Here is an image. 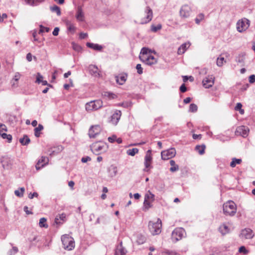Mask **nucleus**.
<instances>
[{
  "label": "nucleus",
  "mask_w": 255,
  "mask_h": 255,
  "mask_svg": "<svg viewBox=\"0 0 255 255\" xmlns=\"http://www.w3.org/2000/svg\"><path fill=\"white\" fill-rule=\"evenodd\" d=\"M76 18L79 21H84L85 20L84 13L81 6H78L77 8Z\"/></svg>",
  "instance_id": "4be33fe9"
},
{
  "label": "nucleus",
  "mask_w": 255,
  "mask_h": 255,
  "mask_svg": "<svg viewBox=\"0 0 255 255\" xmlns=\"http://www.w3.org/2000/svg\"><path fill=\"white\" fill-rule=\"evenodd\" d=\"M180 91L182 93H184L187 91V88L186 86H185L184 84H183L180 87Z\"/></svg>",
  "instance_id": "e2e57ef3"
},
{
  "label": "nucleus",
  "mask_w": 255,
  "mask_h": 255,
  "mask_svg": "<svg viewBox=\"0 0 255 255\" xmlns=\"http://www.w3.org/2000/svg\"><path fill=\"white\" fill-rule=\"evenodd\" d=\"M103 106V102L101 100H94L87 103L85 105L87 111H96Z\"/></svg>",
  "instance_id": "39448f33"
},
{
  "label": "nucleus",
  "mask_w": 255,
  "mask_h": 255,
  "mask_svg": "<svg viewBox=\"0 0 255 255\" xmlns=\"http://www.w3.org/2000/svg\"><path fill=\"white\" fill-rule=\"evenodd\" d=\"M43 129V126L41 124H39L37 127H36L34 129V135L36 137H38L40 135V131Z\"/></svg>",
  "instance_id": "7c9ffc66"
},
{
  "label": "nucleus",
  "mask_w": 255,
  "mask_h": 255,
  "mask_svg": "<svg viewBox=\"0 0 255 255\" xmlns=\"http://www.w3.org/2000/svg\"><path fill=\"white\" fill-rule=\"evenodd\" d=\"M128 75L126 73H122L118 75L115 76V79L117 83L120 85H123L126 82Z\"/></svg>",
  "instance_id": "2eb2a0df"
},
{
  "label": "nucleus",
  "mask_w": 255,
  "mask_h": 255,
  "mask_svg": "<svg viewBox=\"0 0 255 255\" xmlns=\"http://www.w3.org/2000/svg\"><path fill=\"white\" fill-rule=\"evenodd\" d=\"M223 212L226 216H233L237 212V208H223Z\"/></svg>",
  "instance_id": "bb28decb"
},
{
  "label": "nucleus",
  "mask_w": 255,
  "mask_h": 255,
  "mask_svg": "<svg viewBox=\"0 0 255 255\" xmlns=\"http://www.w3.org/2000/svg\"><path fill=\"white\" fill-rule=\"evenodd\" d=\"M19 142L22 145H27L30 143V139L27 135L24 134L19 139Z\"/></svg>",
  "instance_id": "c756f323"
},
{
  "label": "nucleus",
  "mask_w": 255,
  "mask_h": 255,
  "mask_svg": "<svg viewBox=\"0 0 255 255\" xmlns=\"http://www.w3.org/2000/svg\"><path fill=\"white\" fill-rule=\"evenodd\" d=\"M50 9L52 12H55L57 13V15L59 16L61 15V10L59 6L57 5L51 6L50 7Z\"/></svg>",
  "instance_id": "79ce46f5"
},
{
  "label": "nucleus",
  "mask_w": 255,
  "mask_h": 255,
  "mask_svg": "<svg viewBox=\"0 0 255 255\" xmlns=\"http://www.w3.org/2000/svg\"><path fill=\"white\" fill-rule=\"evenodd\" d=\"M90 147L94 153L98 155L103 152H106L108 148V146L105 143L97 142L93 143Z\"/></svg>",
  "instance_id": "7ed1b4c3"
},
{
  "label": "nucleus",
  "mask_w": 255,
  "mask_h": 255,
  "mask_svg": "<svg viewBox=\"0 0 255 255\" xmlns=\"http://www.w3.org/2000/svg\"><path fill=\"white\" fill-rule=\"evenodd\" d=\"M195 149L200 154L202 155L205 152V145L204 144L196 145Z\"/></svg>",
  "instance_id": "f704fd0d"
},
{
  "label": "nucleus",
  "mask_w": 255,
  "mask_h": 255,
  "mask_svg": "<svg viewBox=\"0 0 255 255\" xmlns=\"http://www.w3.org/2000/svg\"><path fill=\"white\" fill-rule=\"evenodd\" d=\"M104 96L108 97L109 99H114L117 97V95L113 93L106 92L104 94Z\"/></svg>",
  "instance_id": "a19ab883"
},
{
  "label": "nucleus",
  "mask_w": 255,
  "mask_h": 255,
  "mask_svg": "<svg viewBox=\"0 0 255 255\" xmlns=\"http://www.w3.org/2000/svg\"><path fill=\"white\" fill-rule=\"evenodd\" d=\"M91 160V157H90L89 156H86L82 158L81 161L83 163H86L88 161H90Z\"/></svg>",
  "instance_id": "052dcab7"
},
{
  "label": "nucleus",
  "mask_w": 255,
  "mask_h": 255,
  "mask_svg": "<svg viewBox=\"0 0 255 255\" xmlns=\"http://www.w3.org/2000/svg\"><path fill=\"white\" fill-rule=\"evenodd\" d=\"M245 53H241L236 57V61L239 63H243L245 60Z\"/></svg>",
  "instance_id": "2f4dec72"
},
{
  "label": "nucleus",
  "mask_w": 255,
  "mask_h": 255,
  "mask_svg": "<svg viewBox=\"0 0 255 255\" xmlns=\"http://www.w3.org/2000/svg\"><path fill=\"white\" fill-rule=\"evenodd\" d=\"M239 252L244 255H247L249 253V251L247 250L245 246H241L239 249Z\"/></svg>",
  "instance_id": "603ef678"
},
{
  "label": "nucleus",
  "mask_w": 255,
  "mask_h": 255,
  "mask_svg": "<svg viewBox=\"0 0 255 255\" xmlns=\"http://www.w3.org/2000/svg\"><path fill=\"white\" fill-rule=\"evenodd\" d=\"M204 18V14L203 13H201L199 14L195 19L196 23L199 24Z\"/></svg>",
  "instance_id": "a18cd8bd"
},
{
  "label": "nucleus",
  "mask_w": 255,
  "mask_h": 255,
  "mask_svg": "<svg viewBox=\"0 0 255 255\" xmlns=\"http://www.w3.org/2000/svg\"><path fill=\"white\" fill-rule=\"evenodd\" d=\"M136 68L137 69V72L139 74H141L143 73V69L141 67V65L140 64H138L136 66Z\"/></svg>",
  "instance_id": "13d9d810"
},
{
  "label": "nucleus",
  "mask_w": 255,
  "mask_h": 255,
  "mask_svg": "<svg viewBox=\"0 0 255 255\" xmlns=\"http://www.w3.org/2000/svg\"><path fill=\"white\" fill-rule=\"evenodd\" d=\"M138 152V149L137 148H133L127 150V153L130 156H134L136 153Z\"/></svg>",
  "instance_id": "ea45409f"
},
{
  "label": "nucleus",
  "mask_w": 255,
  "mask_h": 255,
  "mask_svg": "<svg viewBox=\"0 0 255 255\" xmlns=\"http://www.w3.org/2000/svg\"><path fill=\"white\" fill-rule=\"evenodd\" d=\"M145 17L142 20L141 24H145L150 21L152 18L153 13L152 9L149 7L146 6L145 9Z\"/></svg>",
  "instance_id": "f8f14e48"
},
{
  "label": "nucleus",
  "mask_w": 255,
  "mask_h": 255,
  "mask_svg": "<svg viewBox=\"0 0 255 255\" xmlns=\"http://www.w3.org/2000/svg\"><path fill=\"white\" fill-rule=\"evenodd\" d=\"M249 82L250 83H254L255 82V75H252L249 77Z\"/></svg>",
  "instance_id": "0e129e2a"
},
{
  "label": "nucleus",
  "mask_w": 255,
  "mask_h": 255,
  "mask_svg": "<svg viewBox=\"0 0 255 255\" xmlns=\"http://www.w3.org/2000/svg\"><path fill=\"white\" fill-rule=\"evenodd\" d=\"M249 128L245 126H241L237 127L236 130L237 135H240L244 137H247L249 132Z\"/></svg>",
  "instance_id": "9b49d317"
},
{
  "label": "nucleus",
  "mask_w": 255,
  "mask_h": 255,
  "mask_svg": "<svg viewBox=\"0 0 255 255\" xmlns=\"http://www.w3.org/2000/svg\"><path fill=\"white\" fill-rule=\"evenodd\" d=\"M122 115L120 111H116L111 117L110 123L114 125H117Z\"/></svg>",
  "instance_id": "f3484780"
},
{
  "label": "nucleus",
  "mask_w": 255,
  "mask_h": 255,
  "mask_svg": "<svg viewBox=\"0 0 255 255\" xmlns=\"http://www.w3.org/2000/svg\"><path fill=\"white\" fill-rule=\"evenodd\" d=\"M242 160L241 159H237L235 157L232 158V160L230 163V166L235 167L236 164H240L241 163Z\"/></svg>",
  "instance_id": "e433bc0d"
},
{
  "label": "nucleus",
  "mask_w": 255,
  "mask_h": 255,
  "mask_svg": "<svg viewBox=\"0 0 255 255\" xmlns=\"http://www.w3.org/2000/svg\"><path fill=\"white\" fill-rule=\"evenodd\" d=\"M224 62H225V60L224 57H221V58H217V65L218 66L221 67L223 65Z\"/></svg>",
  "instance_id": "8fccbe9b"
},
{
  "label": "nucleus",
  "mask_w": 255,
  "mask_h": 255,
  "mask_svg": "<svg viewBox=\"0 0 255 255\" xmlns=\"http://www.w3.org/2000/svg\"><path fill=\"white\" fill-rule=\"evenodd\" d=\"M66 216L65 214H61L59 216H56L55 219V223L58 225L62 224L66 220Z\"/></svg>",
  "instance_id": "393cba45"
},
{
  "label": "nucleus",
  "mask_w": 255,
  "mask_h": 255,
  "mask_svg": "<svg viewBox=\"0 0 255 255\" xmlns=\"http://www.w3.org/2000/svg\"><path fill=\"white\" fill-rule=\"evenodd\" d=\"M185 235V231L182 228H177L172 233L171 239L176 242L182 239Z\"/></svg>",
  "instance_id": "20e7f679"
},
{
  "label": "nucleus",
  "mask_w": 255,
  "mask_h": 255,
  "mask_svg": "<svg viewBox=\"0 0 255 255\" xmlns=\"http://www.w3.org/2000/svg\"><path fill=\"white\" fill-rule=\"evenodd\" d=\"M63 149L62 145H57L50 148L47 152V153L50 156H54L60 153Z\"/></svg>",
  "instance_id": "a211bd4d"
},
{
  "label": "nucleus",
  "mask_w": 255,
  "mask_h": 255,
  "mask_svg": "<svg viewBox=\"0 0 255 255\" xmlns=\"http://www.w3.org/2000/svg\"><path fill=\"white\" fill-rule=\"evenodd\" d=\"M25 189L24 187H20L18 189L15 190V195L18 197H22L23 196Z\"/></svg>",
  "instance_id": "c9c22d12"
},
{
  "label": "nucleus",
  "mask_w": 255,
  "mask_h": 255,
  "mask_svg": "<svg viewBox=\"0 0 255 255\" xmlns=\"http://www.w3.org/2000/svg\"><path fill=\"white\" fill-rule=\"evenodd\" d=\"M140 59L142 60L145 63L148 65H152L157 63L156 59L151 55L143 57V58H140Z\"/></svg>",
  "instance_id": "412c9836"
},
{
  "label": "nucleus",
  "mask_w": 255,
  "mask_h": 255,
  "mask_svg": "<svg viewBox=\"0 0 255 255\" xmlns=\"http://www.w3.org/2000/svg\"><path fill=\"white\" fill-rule=\"evenodd\" d=\"M20 74L18 73V72H17L15 74V75H14V77L13 78V80L17 82L18 81V80L20 79Z\"/></svg>",
  "instance_id": "69168bd1"
},
{
  "label": "nucleus",
  "mask_w": 255,
  "mask_h": 255,
  "mask_svg": "<svg viewBox=\"0 0 255 255\" xmlns=\"http://www.w3.org/2000/svg\"><path fill=\"white\" fill-rule=\"evenodd\" d=\"M180 16L182 18H187L189 17L191 13V8L187 4L182 5L180 9Z\"/></svg>",
  "instance_id": "9d476101"
},
{
  "label": "nucleus",
  "mask_w": 255,
  "mask_h": 255,
  "mask_svg": "<svg viewBox=\"0 0 255 255\" xmlns=\"http://www.w3.org/2000/svg\"><path fill=\"white\" fill-rule=\"evenodd\" d=\"M100 131L101 127L99 126H92L89 130V136L90 138H95L99 134Z\"/></svg>",
  "instance_id": "ddd939ff"
},
{
  "label": "nucleus",
  "mask_w": 255,
  "mask_h": 255,
  "mask_svg": "<svg viewBox=\"0 0 255 255\" xmlns=\"http://www.w3.org/2000/svg\"><path fill=\"white\" fill-rule=\"evenodd\" d=\"M59 31V28L57 27H55L54 29V30L52 32V34L54 36H57L58 34V32Z\"/></svg>",
  "instance_id": "338daca9"
},
{
  "label": "nucleus",
  "mask_w": 255,
  "mask_h": 255,
  "mask_svg": "<svg viewBox=\"0 0 255 255\" xmlns=\"http://www.w3.org/2000/svg\"><path fill=\"white\" fill-rule=\"evenodd\" d=\"M26 3L31 6H35L43 0H25Z\"/></svg>",
  "instance_id": "58836bf2"
},
{
  "label": "nucleus",
  "mask_w": 255,
  "mask_h": 255,
  "mask_svg": "<svg viewBox=\"0 0 255 255\" xmlns=\"http://www.w3.org/2000/svg\"><path fill=\"white\" fill-rule=\"evenodd\" d=\"M146 240L145 237L142 235H137L136 236V242L138 245H141L143 244Z\"/></svg>",
  "instance_id": "72a5a7b5"
},
{
  "label": "nucleus",
  "mask_w": 255,
  "mask_h": 255,
  "mask_svg": "<svg viewBox=\"0 0 255 255\" xmlns=\"http://www.w3.org/2000/svg\"><path fill=\"white\" fill-rule=\"evenodd\" d=\"M198 109L197 106L195 104H191L189 106V112L192 113H195L197 112Z\"/></svg>",
  "instance_id": "49530a36"
},
{
  "label": "nucleus",
  "mask_w": 255,
  "mask_h": 255,
  "mask_svg": "<svg viewBox=\"0 0 255 255\" xmlns=\"http://www.w3.org/2000/svg\"><path fill=\"white\" fill-rule=\"evenodd\" d=\"M42 80H43V76L39 73H37V76H36V83L39 84L41 82V81Z\"/></svg>",
  "instance_id": "5fc2aeb1"
},
{
  "label": "nucleus",
  "mask_w": 255,
  "mask_h": 255,
  "mask_svg": "<svg viewBox=\"0 0 255 255\" xmlns=\"http://www.w3.org/2000/svg\"><path fill=\"white\" fill-rule=\"evenodd\" d=\"M190 44L189 42L182 44L178 49V54H182L189 47Z\"/></svg>",
  "instance_id": "a878e982"
},
{
  "label": "nucleus",
  "mask_w": 255,
  "mask_h": 255,
  "mask_svg": "<svg viewBox=\"0 0 255 255\" xmlns=\"http://www.w3.org/2000/svg\"><path fill=\"white\" fill-rule=\"evenodd\" d=\"M67 25H68V30L73 31V32L75 31L76 28L73 24H71L69 22H67Z\"/></svg>",
  "instance_id": "4d7b16f0"
},
{
  "label": "nucleus",
  "mask_w": 255,
  "mask_h": 255,
  "mask_svg": "<svg viewBox=\"0 0 255 255\" xmlns=\"http://www.w3.org/2000/svg\"><path fill=\"white\" fill-rule=\"evenodd\" d=\"M148 51V49L146 47H143L140 51V53L143 55V58L147 56V54Z\"/></svg>",
  "instance_id": "864d4df0"
},
{
  "label": "nucleus",
  "mask_w": 255,
  "mask_h": 255,
  "mask_svg": "<svg viewBox=\"0 0 255 255\" xmlns=\"http://www.w3.org/2000/svg\"><path fill=\"white\" fill-rule=\"evenodd\" d=\"M126 253V250L123 248L122 242L117 247L115 250V255H124Z\"/></svg>",
  "instance_id": "c85d7f7f"
},
{
  "label": "nucleus",
  "mask_w": 255,
  "mask_h": 255,
  "mask_svg": "<svg viewBox=\"0 0 255 255\" xmlns=\"http://www.w3.org/2000/svg\"><path fill=\"white\" fill-rule=\"evenodd\" d=\"M119 105L123 107L124 108H128L131 106L132 103L131 102H125L119 104Z\"/></svg>",
  "instance_id": "3c124183"
},
{
  "label": "nucleus",
  "mask_w": 255,
  "mask_h": 255,
  "mask_svg": "<svg viewBox=\"0 0 255 255\" xmlns=\"http://www.w3.org/2000/svg\"><path fill=\"white\" fill-rule=\"evenodd\" d=\"M107 172L108 177L113 178L118 174V168L115 165H111L107 168Z\"/></svg>",
  "instance_id": "aec40b11"
},
{
  "label": "nucleus",
  "mask_w": 255,
  "mask_h": 255,
  "mask_svg": "<svg viewBox=\"0 0 255 255\" xmlns=\"http://www.w3.org/2000/svg\"><path fill=\"white\" fill-rule=\"evenodd\" d=\"M162 28V25L161 24H158L156 25H152L151 26V30L152 32H156L158 30H160Z\"/></svg>",
  "instance_id": "37998d69"
},
{
  "label": "nucleus",
  "mask_w": 255,
  "mask_h": 255,
  "mask_svg": "<svg viewBox=\"0 0 255 255\" xmlns=\"http://www.w3.org/2000/svg\"><path fill=\"white\" fill-rule=\"evenodd\" d=\"M47 219L45 218H41L39 222V226L41 228H47L48 224L46 223Z\"/></svg>",
  "instance_id": "4c0bfd02"
},
{
  "label": "nucleus",
  "mask_w": 255,
  "mask_h": 255,
  "mask_svg": "<svg viewBox=\"0 0 255 255\" xmlns=\"http://www.w3.org/2000/svg\"><path fill=\"white\" fill-rule=\"evenodd\" d=\"M1 137L3 139H7L8 142H10L12 140V136L5 133H1Z\"/></svg>",
  "instance_id": "09e8293b"
},
{
  "label": "nucleus",
  "mask_w": 255,
  "mask_h": 255,
  "mask_svg": "<svg viewBox=\"0 0 255 255\" xmlns=\"http://www.w3.org/2000/svg\"><path fill=\"white\" fill-rule=\"evenodd\" d=\"M250 21L247 18L239 20L237 23V29L239 32L245 31L250 26Z\"/></svg>",
  "instance_id": "0eeeda50"
},
{
  "label": "nucleus",
  "mask_w": 255,
  "mask_h": 255,
  "mask_svg": "<svg viewBox=\"0 0 255 255\" xmlns=\"http://www.w3.org/2000/svg\"><path fill=\"white\" fill-rule=\"evenodd\" d=\"M214 80L215 78L213 76H208L203 80V85L205 88H209L214 85Z\"/></svg>",
  "instance_id": "4468645a"
},
{
  "label": "nucleus",
  "mask_w": 255,
  "mask_h": 255,
  "mask_svg": "<svg viewBox=\"0 0 255 255\" xmlns=\"http://www.w3.org/2000/svg\"><path fill=\"white\" fill-rule=\"evenodd\" d=\"M18 252L16 247H12V249L9 250L7 253V255H14Z\"/></svg>",
  "instance_id": "c03bdc74"
},
{
  "label": "nucleus",
  "mask_w": 255,
  "mask_h": 255,
  "mask_svg": "<svg viewBox=\"0 0 255 255\" xmlns=\"http://www.w3.org/2000/svg\"><path fill=\"white\" fill-rule=\"evenodd\" d=\"M86 46L89 48L97 51H101L103 49V46L102 45L91 42H87L86 43Z\"/></svg>",
  "instance_id": "cd10ccee"
},
{
  "label": "nucleus",
  "mask_w": 255,
  "mask_h": 255,
  "mask_svg": "<svg viewBox=\"0 0 255 255\" xmlns=\"http://www.w3.org/2000/svg\"><path fill=\"white\" fill-rule=\"evenodd\" d=\"M90 73L96 77L99 76V70L98 67L95 65H90L88 67Z\"/></svg>",
  "instance_id": "b1692460"
},
{
  "label": "nucleus",
  "mask_w": 255,
  "mask_h": 255,
  "mask_svg": "<svg viewBox=\"0 0 255 255\" xmlns=\"http://www.w3.org/2000/svg\"><path fill=\"white\" fill-rule=\"evenodd\" d=\"M170 164L171 167L170 168V171L172 172L177 171L179 169L178 165H176L175 162L173 160H171L170 161Z\"/></svg>",
  "instance_id": "473e14b6"
},
{
  "label": "nucleus",
  "mask_w": 255,
  "mask_h": 255,
  "mask_svg": "<svg viewBox=\"0 0 255 255\" xmlns=\"http://www.w3.org/2000/svg\"><path fill=\"white\" fill-rule=\"evenodd\" d=\"M161 221L159 219L156 222L150 221L148 223V230L152 235L159 234L161 232Z\"/></svg>",
  "instance_id": "f03ea898"
},
{
  "label": "nucleus",
  "mask_w": 255,
  "mask_h": 255,
  "mask_svg": "<svg viewBox=\"0 0 255 255\" xmlns=\"http://www.w3.org/2000/svg\"><path fill=\"white\" fill-rule=\"evenodd\" d=\"M49 161L48 158L45 156H42L40 159L37 161L35 167L38 170L43 167L45 165L48 164Z\"/></svg>",
  "instance_id": "6ab92c4d"
},
{
  "label": "nucleus",
  "mask_w": 255,
  "mask_h": 255,
  "mask_svg": "<svg viewBox=\"0 0 255 255\" xmlns=\"http://www.w3.org/2000/svg\"><path fill=\"white\" fill-rule=\"evenodd\" d=\"M235 205V203L233 201L229 200L224 204L223 207H234Z\"/></svg>",
  "instance_id": "de8ad7c7"
},
{
  "label": "nucleus",
  "mask_w": 255,
  "mask_h": 255,
  "mask_svg": "<svg viewBox=\"0 0 255 255\" xmlns=\"http://www.w3.org/2000/svg\"><path fill=\"white\" fill-rule=\"evenodd\" d=\"M218 230L219 232L223 235H225L230 232V229L226 224H223L220 226Z\"/></svg>",
  "instance_id": "5701e85b"
},
{
  "label": "nucleus",
  "mask_w": 255,
  "mask_h": 255,
  "mask_svg": "<svg viewBox=\"0 0 255 255\" xmlns=\"http://www.w3.org/2000/svg\"><path fill=\"white\" fill-rule=\"evenodd\" d=\"M63 247L65 250L71 251L75 248L74 239L68 235H64L61 237Z\"/></svg>",
  "instance_id": "f257e3e1"
},
{
  "label": "nucleus",
  "mask_w": 255,
  "mask_h": 255,
  "mask_svg": "<svg viewBox=\"0 0 255 255\" xmlns=\"http://www.w3.org/2000/svg\"><path fill=\"white\" fill-rule=\"evenodd\" d=\"M154 200V195L149 191L145 194L144 196V204L145 206H148L149 207L151 206V203Z\"/></svg>",
  "instance_id": "dca6fc26"
},
{
  "label": "nucleus",
  "mask_w": 255,
  "mask_h": 255,
  "mask_svg": "<svg viewBox=\"0 0 255 255\" xmlns=\"http://www.w3.org/2000/svg\"><path fill=\"white\" fill-rule=\"evenodd\" d=\"M176 155V150L174 148H171L166 150L162 151L161 153L162 159L164 160H168Z\"/></svg>",
  "instance_id": "6e6552de"
},
{
  "label": "nucleus",
  "mask_w": 255,
  "mask_h": 255,
  "mask_svg": "<svg viewBox=\"0 0 255 255\" xmlns=\"http://www.w3.org/2000/svg\"><path fill=\"white\" fill-rule=\"evenodd\" d=\"M152 154H151V150L149 149L146 151L145 156L144 157V164L145 166V168L143 169V171L145 172H147L149 170V168L151 167V162L152 161Z\"/></svg>",
  "instance_id": "1a4fd4ad"
},
{
  "label": "nucleus",
  "mask_w": 255,
  "mask_h": 255,
  "mask_svg": "<svg viewBox=\"0 0 255 255\" xmlns=\"http://www.w3.org/2000/svg\"><path fill=\"white\" fill-rule=\"evenodd\" d=\"M73 49L77 51H79L81 49V46L77 44H73Z\"/></svg>",
  "instance_id": "774afa93"
},
{
  "label": "nucleus",
  "mask_w": 255,
  "mask_h": 255,
  "mask_svg": "<svg viewBox=\"0 0 255 255\" xmlns=\"http://www.w3.org/2000/svg\"><path fill=\"white\" fill-rule=\"evenodd\" d=\"M88 36L87 33L81 32L79 34V38L81 39H85Z\"/></svg>",
  "instance_id": "680f3d73"
},
{
  "label": "nucleus",
  "mask_w": 255,
  "mask_h": 255,
  "mask_svg": "<svg viewBox=\"0 0 255 255\" xmlns=\"http://www.w3.org/2000/svg\"><path fill=\"white\" fill-rule=\"evenodd\" d=\"M255 236L253 231L250 228H245L241 230L239 237L242 240H250L254 238Z\"/></svg>",
  "instance_id": "423d86ee"
},
{
  "label": "nucleus",
  "mask_w": 255,
  "mask_h": 255,
  "mask_svg": "<svg viewBox=\"0 0 255 255\" xmlns=\"http://www.w3.org/2000/svg\"><path fill=\"white\" fill-rule=\"evenodd\" d=\"M108 139L110 142L113 143L116 141L117 136L116 135H113L112 136L109 137Z\"/></svg>",
  "instance_id": "bf43d9fd"
},
{
  "label": "nucleus",
  "mask_w": 255,
  "mask_h": 255,
  "mask_svg": "<svg viewBox=\"0 0 255 255\" xmlns=\"http://www.w3.org/2000/svg\"><path fill=\"white\" fill-rule=\"evenodd\" d=\"M49 31V28L47 27H44L42 25L40 26V30H39V33H42V32H48Z\"/></svg>",
  "instance_id": "6e6d98bb"
}]
</instances>
